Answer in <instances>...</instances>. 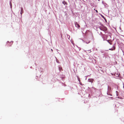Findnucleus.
<instances>
[{"instance_id": "obj_1", "label": "nucleus", "mask_w": 124, "mask_h": 124, "mask_svg": "<svg viewBox=\"0 0 124 124\" xmlns=\"http://www.w3.org/2000/svg\"><path fill=\"white\" fill-rule=\"evenodd\" d=\"M75 24L76 27L78 28H79L80 27V25L78 24L77 23H75Z\"/></svg>"}, {"instance_id": "obj_2", "label": "nucleus", "mask_w": 124, "mask_h": 124, "mask_svg": "<svg viewBox=\"0 0 124 124\" xmlns=\"http://www.w3.org/2000/svg\"><path fill=\"white\" fill-rule=\"evenodd\" d=\"M93 81V79L91 78H89V79L88 81L90 82H91L92 83Z\"/></svg>"}, {"instance_id": "obj_3", "label": "nucleus", "mask_w": 124, "mask_h": 124, "mask_svg": "<svg viewBox=\"0 0 124 124\" xmlns=\"http://www.w3.org/2000/svg\"><path fill=\"white\" fill-rule=\"evenodd\" d=\"M23 12V10L22 8H21V11L20 12L21 14L22 15V14Z\"/></svg>"}, {"instance_id": "obj_4", "label": "nucleus", "mask_w": 124, "mask_h": 124, "mask_svg": "<svg viewBox=\"0 0 124 124\" xmlns=\"http://www.w3.org/2000/svg\"><path fill=\"white\" fill-rule=\"evenodd\" d=\"M113 49L112 48H111L109 49V50H114L115 48V47L114 46H113Z\"/></svg>"}, {"instance_id": "obj_5", "label": "nucleus", "mask_w": 124, "mask_h": 124, "mask_svg": "<svg viewBox=\"0 0 124 124\" xmlns=\"http://www.w3.org/2000/svg\"><path fill=\"white\" fill-rule=\"evenodd\" d=\"M99 28L101 30H103L104 29V28L101 27H100Z\"/></svg>"}, {"instance_id": "obj_6", "label": "nucleus", "mask_w": 124, "mask_h": 124, "mask_svg": "<svg viewBox=\"0 0 124 124\" xmlns=\"http://www.w3.org/2000/svg\"><path fill=\"white\" fill-rule=\"evenodd\" d=\"M70 42L73 45H74V43H73V41L72 40H71Z\"/></svg>"}, {"instance_id": "obj_7", "label": "nucleus", "mask_w": 124, "mask_h": 124, "mask_svg": "<svg viewBox=\"0 0 124 124\" xmlns=\"http://www.w3.org/2000/svg\"><path fill=\"white\" fill-rule=\"evenodd\" d=\"M116 95H118L117 94H118V92L117 91H116Z\"/></svg>"}, {"instance_id": "obj_8", "label": "nucleus", "mask_w": 124, "mask_h": 124, "mask_svg": "<svg viewBox=\"0 0 124 124\" xmlns=\"http://www.w3.org/2000/svg\"><path fill=\"white\" fill-rule=\"evenodd\" d=\"M90 42V41H86V42H85V43H87V44H88V43H89Z\"/></svg>"}, {"instance_id": "obj_9", "label": "nucleus", "mask_w": 124, "mask_h": 124, "mask_svg": "<svg viewBox=\"0 0 124 124\" xmlns=\"http://www.w3.org/2000/svg\"><path fill=\"white\" fill-rule=\"evenodd\" d=\"M10 4L11 7V2L10 3Z\"/></svg>"}, {"instance_id": "obj_10", "label": "nucleus", "mask_w": 124, "mask_h": 124, "mask_svg": "<svg viewBox=\"0 0 124 124\" xmlns=\"http://www.w3.org/2000/svg\"><path fill=\"white\" fill-rule=\"evenodd\" d=\"M108 42L110 44H111L110 43L109 41H108Z\"/></svg>"}, {"instance_id": "obj_11", "label": "nucleus", "mask_w": 124, "mask_h": 124, "mask_svg": "<svg viewBox=\"0 0 124 124\" xmlns=\"http://www.w3.org/2000/svg\"><path fill=\"white\" fill-rule=\"evenodd\" d=\"M108 42L110 44H111L110 43L109 41H108Z\"/></svg>"}, {"instance_id": "obj_12", "label": "nucleus", "mask_w": 124, "mask_h": 124, "mask_svg": "<svg viewBox=\"0 0 124 124\" xmlns=\"http://www.w3.org/2000/svg\"><path fill=\"white\" fill-rule=\"evenodd\" d=\"M108 42L110 44H111L110 43L109 41H108Z\"/></svg>"}, {"instance_id": "obj_13", "label": "nucleus", "mask_w": 124, "mask_h": 124, "mask_svg": "<svg viewBox=\"0 0 124 124\" xmlns=\"http://www.w3.org/2000/svg\"><path fill=\"white\" fill-rule=\"evenodd\" d=\"M108 42L110 44H111L110 43L109 41H108Z\"/></svg>"}, {"instance_id": "obj_14", "label": "nucleus", "mask_w": 124, "mask_h": 124, "mask_svg": "<svg viewBox=\"0 0 124 124\" xmlns=\"http://www.w3.org/2000/svg\"><path fill=\"white\" fill-rule=\"evenodd\" d=\"M108 42L110 44H111L110 43L109 41H108Z\"/></svg>"}, {"instance_id": "obj_15", "label": "nucleus", "mask_w": 124, "mask_h": 124, "mask_svg": "<svg viewBox=\"0 0 124 124\" xmlns=\"http://www.w3.org/2000/svg\"><path fill=\"white\" fill-rule=\"evenodd\" d=\"M95 11H96V12H97H97H98V11H97V10H95Z\"/></svg>"}, {"instance_id": "obj_16", "label": "nucleus", "mask_w": 124, "mask_h": 124, "mask_svg": "<svg viewBox=\"0 0 124 124\" xmlns=\"http://www.w3.org/2000/svg\"><path fill=\"white\" fill-rule=\"evenodd\" d=\"M88 51H89V52H91L90 50H88Z\"/></svg>"}, {"instance_id": "obj_17", "label": "nucleus", "mask_w": 124, "mask_h": 124, "mask_svg": "<svg viewBox=\"0 0 124 124\" xmlns=\"http://www.w3.org/2000/svg\"><path fill=\"white\" fill-rule=\"evenodd\" d=\"M83 42H84V43H85V41H84V40H83Z\"/></svg>"}, {"instance_id": "obj_18", "label": "nucleus", "mask_w": 124, "mask_h": 124, "mask_svg": "<svg viewBox=\"0 0 124 124\" xmlns=\"http://www.w3.org/2000/svg\"><path fill=\"white\" fill-rule=\"evenodd\" d=\"M108 89H109V87L108 86Z\"/></svg>"}, {"instance_id": "obj_19", "label": "nucleus", "mask_w": 124, "mask_h": 124, "mask_svg": "<svg viewBox=\"0 0 124 124\" xmlns=\"http://www.w3.org/2000/svg\"><path fill=\"white\" fill-rule=\"evenodd\" d=\"M104 29H106V28H104Z\"/></svg>"}, {"instance_id": "obj_20", "label": "nucleus", "mask_w": 124, "mask_h": 124, "mask_svg": "<svg viewBox=\"0 0 124 124\" xmlns=\"http://www.w3.org/2000/svg\"><path fill=\"white\" fill-rule=\"evenodd\" d=\"M51 50L52 51H53V50H52V49H51Z\"/></svg>"}, {"instance_id": "obj_21", "label": "nucleus", "mask_w": 124, "mask_h": 124, "mask_svg": "<svg viewBox=\"0 0 124 124\" xmlns=\"http://www.w3.org/2000/svg\"><path fill=\"white\" fill-rule=\"evenodd\" d=\"M57 61H58V60H56V61L57 62Z\"/></svg>"}, {"instance_id": "obj_22", "label": "nucleus", "mask_w": 124, "mask_h": 124, "mask_svg": "<svg viewBox=\"0 0 124 124\" xmlns=\"http://www.w3.org/2000/svg\"><path fill=\"white\" fill-rule=\"evenodd\" d=\"M9 42V41H8L7 42Z\"/></svg>"}, {"instance_id": "obj_23", "label": "nucleus", "mask_w": 124, "mask_h": 124, "mask_svg": "<svg viewBox=\"0 0 124 124\" xmlns=\"http://www.w3.org/2000/svg\"><path fill=\"white\" fill-rule=\"evenodd\" d=\"M100 0H98V1H100Z\"/></svg>"}]
</instances>
